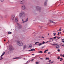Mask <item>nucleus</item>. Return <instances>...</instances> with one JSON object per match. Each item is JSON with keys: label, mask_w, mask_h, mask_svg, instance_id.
I'll list each match as a JSON object with an SVG mask.
<instances>
[{"label": "nucleus", "mask_w": 64, "mask_h": 64, "mask_svg": "<svg viewBox=\"0 0 64 64\" xmlns=\"http://www.w3.org/2000/svg\"><path fill=\"white\" fill-rule=\"evenodd\" d=\"M62 56H63L62 57H64V54L62 55Z\"/></svg>", "instance_id": "nucleus-47"}, {"label": "nucleus", "mask_w": 64, "mask_h": 64, "mask_svg": "<svg viewBox=\"0 0 64 64\" xmlns=\"http://www.w3.org/2000/svg\"><path fill=\"white\" fill-rule=\"evenodd\" d=\"M2 59H3V58L2 57L1 58H0V60H2Z\"/></svg>", "instance_id": "nucleus-36"}, {"label": "nucleus", "mask_w": 64, "mask_h": 64, "mask_svg": "<svg viewBox=\"0 0 64 64\" xmlns=\"http://www.w3.org/2000/svg\"><path fill=\"white\" fill-rule=\"evenodd\" d=\"M59 30H57L56 31H57V32H58V31H59Z\"/></svg>", "instance_id": "nucleus-58"}, {"label": "nucleus", "mask_w": 64, "mask_h": 64, "mask_svg": "<svg viewBox=\"0 0 64 64\" xmlns=\"http://www.w3.org/2000/svg\"><path fill=\"white\" fill-rule=\"evenodd\" d=\"M4 17H5V18H7V16H6V15L5 16H4Z\"/></svg>", "instance_id": "nucleus-39"}, {"label": "nucleus", "mask_w": 64, "mask_h": 64, "mask_svg": "<svg viewBox=\"0 0 64 64\" xmlns=\"http://www.w3.org/2000/svg\"><path fill=\"white\" fill-rule=\"evenodd\" d=\"M49 60V58H46V60Z\"/></svg>", "instance_id": "nucleus-24"}, {"label": "nucleus", "mask_w": 64, "mask_h": 64, "mask_svg": "<svg viewBox=\"0 0 64 64\" xmlns=\"http://www.w3.org/2000/svg\"><path fill=\"white\" fill-rule=\"evenodd\" d=\"M42 44H41V43H40V44H38V45H39V46H40V45H42Z\"/></svg>", "instance_id": "nucleus-19"}, {"label": "nucleus", "mask_w": 64, "mask_h": 64, "mask_svg": "<svg viewBox=\"0 0 64 64\" xmlns=\"http://www.w3.org/2000/svg\"><path fill=\"white\" fill-rule=\"evenodd\" d=\"M54 44V45H56V44H55V43H54V44Z\"/></svg>", "instance_id": "nucleus-40"}, {"label": "nucleus", "mask_w": 64, "mask_h": 64, "mask_svg": "<svg viewBox=\"0 0 64 64\" xmlns=\"http://www.w3.org/2000/svg\"><path fill=\"white\" fill-rule=\"evenodd\" d=\"M38 52L40 53H43V52H42V51H40V52Z\"/></svg>", "instance_id": "nucleus-18"}, {"label": "nucleus", "mask_w": 64, "mask_h": 64, "mask_svg": "<svg viewBox=\"0 0 64 64\" xmlns=\"http://www.w3.org/2000/svg\"><path fill=\"white\" fill-rule=\"evenodd\" d=\"M50 61H51V60H50L48 61V62H50Z\"/></svg>", "instance_id": "nucleus-49"}, {"label": "nucleus", "mask_w": 64, "mask_h": 64, "mask_svg": "<svg viewBox=\"0 0 64 64\" xmlns=\"http://www.w3.org/2000/svg\"><path fill=\"white\" fill-rule=\"evenodd\" d=\"M51 39H52V40L53 39V38H51Z\"/></svg>", "instance_id": "nucleus-63"}, {"label": "nucleus", "mask_w": 64, "mask_h": 64, "mask_svg": "<svg viewBox=\"0 0 64 64\" xmlns=\"http://www.w3.org/2000/svg\"><path fill=\"white\" fill-rule=\"evenodd\" d=\"M4 41H6V40H4Z\"/></svg>", "instance_id": "nucleus-54"}, {"label": "nucleus", "mask_w": 64, "mask_h": 64, "mask_svg": "<svg viewBox=\"0 0 64 64\" xmlns=\"http://www.w3.org/2000/svg\"><path fill=\"white\" fill-rule=\"evenodd\" d=\"M0 18H3V17L2 16H0Z\"/></svg>", "instance_id": "nucleus-33"}, {"label": "nucleus", "mask_w": 64, "mask_h": 64, "mask_svg": "<svg viewBox=\"0 0 64 64\" xmlns=\"http://www.w3.org/2000/svg\"><path fill=\"white\" fill-rule=\"evenodd\" d=\"M15 17L14 15H12L11 16L10 20L11 21H14L15 20Z\"/></svg>", "instance_id": "nucleus-4"}, {"label": "nucleus", "mask_w": 64, "mask_h": 64, "mask_svg": "<svg viewBox=\"0 0 64 64\" xmlns=\"http://www.w3.org/2000/svg\"><path fill=\"white\" fill-rule=\"evenodd\" d=\"M42 38H43V39L44 37L43 36H42Z\"/></svg>", "instance_id": "nucleus-48"}, {"label": "nucleus", "mask_w": 64, "mask_h": 64, "mask_svg": "<svg viewBox=\"0 0 64 64\" xmlns=\"http://www.w3.org/2000/svg\"><path fill=\"white\" fill-rule=\"evenodd\" d=\"M26 47H27L26 45H24V47H23L24 49H25V48H26Z\"/></svg>", "instance_id": "nucleus-16"}, {"label": "nucleus", "mask_w": 64, "mask_h": 64, "mask_svg": "<svg viewBox=\"0 0 64 64\" xmlns=\"http://www.w3.org/2000/svg\"><path fill=\"white\" fill-rule=\"evenodd\" d=\"M59 32H58V35H59Z\"/></svg>", "instance_id": "nucleus-42"}, {"label": "nucleus", "mask_w": 64, "mask_h": 64, "mask_svg": "<svg viewBox=\"0 0 64 64\" xmlns=\"http://www.w3.org/2000/svg\"><path fill=\"white\" fill-rule=\"evenodd\" d=\"M50 23H54V22L52 20H50Z\"/></svg>", "instance_id": "nucleus-17"}, {"label": "nucleus", "mask_w": 64, "mask_h": 64, "mask_svg": "<svg viewBox=\"0 0 64 64\" xmlns=\"http://www.w3.org/2000/svg\"><path fill=\"white\" fill-rule=\"evenodd\" d=\"M17 44L19 46H23V43L21 42L18 41L17 42Z\"/></svg>", "instance_id": "nucleus-2"}, {"label": "nucleus", "mask_w": 64, "mask_h": 64, "mask_svg": "<svg viewBox=\"0 0 64 64\" xmlns=\"http://www.w3.org/2000/svg\"><path fill=\"white\" fill-rule=\"evenodd\" d=\"M48 34V35H49V34Z\"/></svg>", "instance_id": "nucleus-60"}, {"label": "nucleus", "mask_w": 64, "mask_h": 64, "mask_svg": "<svg viewBox=\"0 0 64 64\" xmlns=\"http://www.w3.org/2000/svg\"><path fill=\"white\" fill-rule=\"evenodd\" d=\"M18 27H19L20 28V27H21V25H20V24H18Z\"/></svg>", "instance_id": "nucleus-20"}, {"label": "nucleus", "mask_w": 64, "mask_h": 64, "mask_svg": "<svg viewBox=\"0 0 64 64\" xmlns=\"http://www.w3.org/2000/svg\"><path fill=\"white\" fill-rule=\"evenodd\" d=\"M60 59H61V60H63V59H62V58H60Z\"/></svg>", "instance_id": "nucleus-45"}, {"label": "nucleus", "mask_w": 64, "mask_h": 64, "mask_svg": "<svg viewBox=\"0 0 64 64\" xmlns=\"http://www.w3.org/2000/svg\"><path fill=\"white\" fill-rule=\"evenodd\" d=\"M59 33L60 34H61V32H59Z\"/></svg>", "instance_id": "nucleus-52"}, {"label": "nucleus", "mask_w": 64, "mask_h": 64, "mask_svg": "<svg viewBox=\"0 0 64 64\" xmlns=\"http://www.w3.org/2000/svg\"><path fill=\"white\" fill-rule=\"evenodd\" d=\"M44 53H47V52H46V50H45V51L44 52Z\"/></svg>", "instance_id": "nucleus-37"}, {"label": "nucleus", "mask_w": 64, "mask_h": 64, "mask_svg": "<svg viewBox=\"0 0 64 64\" xmlns=\"http://www.w3.org/2000/svg\"><path fill=\"white\" fill-rule=\"evenodd\" d=\"M60 37H57V38H58V39H60Z\"/></svg>", "instance_id": "nucleus-35"}, {"label": "nucleus", "mask_w": 64, "mask_h": 64, "mask_svg": "<svg viewBox=\"0 0 64 64\" xmlns=\"http://www.w3.org/2000/svg\"><path fill=\"white\" fill-rule=\"evenodd\" d=\"M35 50L34 49V48H32V49H31L30 50H29V51H34Z\"/></svg>", "instance_id": "nucleus-13"}, {"label": "nucleus", "mask_w": 64, "mask_h": 64, "mask_svg": "<svg viewBox=\"0 0 64 64\" xmlns=\"http://www.w3.org/2000/svg\"><path fill=\"white\" fill-rule=\"evenodd\" d=\"M45 42H44V41H43V42H42V44H45Z\"/></svg>", "instance_id": "nucleus-32"}, {"label": "nucleus", "mask_w": 64, "mask_h": 64, "mask_svg": "<svg viewBox=\"0 0 64 64\" xmlns=\"http://www.w3.org/2000/svg\"><path fill=\"white\" fill-rule=\"evenodd\" d=\"M54 39H56V36H55L53 38Z\"/></svg>", "instance_id": "nucleus-21"}, {"label": "nucleus", "mask_w": 64, "mask_h": 64, "mask_svg": "<svg viewBox=\"0 0 64 64\" xmlns=\"http://www.w3.org/2000/svg\"><path fill=\"white\" fill-rule=\"evenodd\" d=\"M52 44V45H54L53 44Z\"/></svg>", "instance_id": "nucleus-44"}, {"label": "nucleus", "mask_w": 64, "mask_h": 64, "mask_svg": "<svg viewBox=\"0 0 64 64\" xmlns=\"http://www.w3.org/2000/svg\"><path fill=\"white\" fill-rule=\"evenodd\" d=\"M9 48L10 50H12V46H9Z\"/></svg>", "instance_id": "nucleus-12"}, {"label": "nucleus", "mask_w": 64, "mask_h": 64, "mask_svg": "<svg viewBox=\"0 0 64 64\" xmlns=\"http://www.w3.org/2000/svg\"><path fill=\"white\" fill-rule=\"evenodd\" d=\"M5 54V52H3L2 54V55H1V57H2V56H3V55H4Z\"/></svg>", "instance_id": "nucleus-14"}, {"label": "nucleus", "mask_w": 64, "mask_h": 64, "mask_svg": "<svg viewBox=\"0 0 64 64\" xmlns=\"http://www.w3.org/2000/svg\"><path fill=\"white\" fill-rule=\"evenodd\" d=\"M63 46H64V44L63 45Z\"/></svg>", "instance_id": "nucleus-61"}, {"label": "nucleus", "mask_w": 64, "mask_h": 64, "mask_svg": "<svg viewBox=\"0 0 64 64\" xmlns=\"http://www.w3.org/2000/svg\"><path fill=\"white\" fill-rule=\"evenodd\" d=\"M53 63V62H51V63Z\"/></svg>", "instance_id": "nucleus-53"}, {"label": "nucleus", "mask_w": 64, "mask_h": 64, "mask_svg": "<svg viewBox=\"0 0 64 64\" xmlns=\"http://www.w3.org/2000/svg\"><path fill=\"white\" fill-rule=\"evenodd\" d=\"M50 41H47V42H46V43H48V42H50Z\"/></svg>", "instance_id": "nucleus-38"}, {"label": "nucleus", "mask_w": 64, "mask_h": 64, "mask_svg": "<svg viewBox=\"0 0 64 64\" xmlns=\"http://www.w3.org/2000/svg\"><path fill=\"white\" fill-rule=\"evenodd\" d=\"M29 62H30V61H28V62H27L25 64H27V63H29Z\"/></svg>", "instance_id": "nucleus-25"}, {"label": "nucleus", "mask_w": 64, "mask_h": 64, "mask_svg": "<svg viewBox=\"0 0 64 64\" xmlns=\"http://www.w3.org/2000/svg\"><path fill=\"white\" fill-rule=\"evenodd\" d=\"M53 34H54V36H56V34L55 33H54Z\"/></svg>", "instance_id": "nucleus-22"}, {"label": "nucleus", "mask_w": 64, "mask_h": 64, "mask_svg": "<svg viewBox=\"0 0 64 64\" xmlns=\"http://www.w3.org/2000/svg\"><path fill=\"white\" fill-rule=\"evenodd\" d=\"M25 16V14H24V12L23 11L21 12L19 14V17L22 18H24Z\"/></svg>", "instance_id": "nucleus-1"}, {"label": "nucleus", "mask_w": 64, "mask_h": 64, "mask_svg": "<svg viewBox=\"0 0 64 64\" xmlns=\"http://www.w3.org/2000/svg\"><path fill=\"white\" fill-rule=\"evenodd\" d=\"M60 14V12L58 13V14Z\"/></svg>", "instance_id": "nucleus-51"}, {"label": "nucleus", "mask_w": 64, "mask_h": 64, "mask_svg": "<svg viewBox=\"0 0 64 64\" xmlns=\"http://www.w3.org/2000/svg\"><path fill=\"white\" fill-rule=\"evenodd\" d=\"M60 46L59 45H57L56 46V48H57V49H59L60 48Z\"/></svg>", "instance_id": "nucleus-15"}, {"label": "nucleus", "mask_w": 64, "mask_h": 64, "mask_svg": "<svg viewBox=\"0 0 64 64\" xmlns=\"http://www.w3.org/2000/svg\"><path fill=\"white\" fill-rule=\"evenodd\" d=\"M57 51H58V52H60V49H59Z\"/></svg>", "instance_id": "nucleus-28"}, {"label": "nucleus", "mask_w": 64, "mask_h": 64, "mask_svg": "<svg viewBox=\"0 0 64 64\" xmlns=\"http://www.w3.org/2000/svg\"><path fill=\"white\" fill-rule=\"evenodd\" d=\"M55 31H54L53 32H55Z\"/></svg>", "instance_id": "nucleus-64"}, {"label": "nucleus", "mask_w": 64, "mask_h": 64, "mask_svg": "<svg viewBox=\"0 0 64 64\" xmlns=\"http://www.w3.org/2000/svg\"><path fill=\"white\" fill-rule=\"evenodd\" d=\"M48 50H46V51H47Z\"/></svg>", "instance_id": "nucleus-46"}, {"label": "nucleus", "mask_w": 64, "mask_h": 64, "mask_svg": "<svg viewBox=\"0 0 64 64\" xmlns=\"http://www.w3.org/2000/svg\"><path fill=\"white\" fill-rule=\"evenodd\" d=\"M32 55H33V56H34V54H32Z\"/></svg>", "instance_id": "nucleus-55"}, {"label": "nucleus", "mask_w": 64, "mask_h": 64, "mask_svg": "<svg viewBox=\"0 0 64 64\" xmlns=\"http://www.w3.org/2000/svg\"><path fill=\"white\" fill-rule=\"evenodd\" d=\"M24 60H25V58H24Z\"/></svg>", "instance_id": "nucleus-59"}, {"label": "nucleus", "mask_w": 64, "mask_h": 64, "mask_svg": "<svg viewBox=\"0 0 64 64\" xmlns=\"http://www.w3.org/2000/svg\"><path fill=\"white\" fill-rule=\"evenodd\" d=\"M63 32V33L64 32V31H63V32Z\"/></svg>", "instance_id": "nucleus-57"}, {"label": "nucleus", "mask_w": 64, "mask_h": 64, "mask_svg": "<svg viewBox=\"0 0 64 64\" xmlns=\"http://www.w3.org/2000/svg\"><path fill=\"white\" fill-rule=\"evenodd\" d=\"M58 31H61V29H60Z\"/></svg>", "instance_id": "nucleus-41"}, {"label": "nucleus", "mask_w": 64, "mask_h": 64, "mask_svg": "<svg viewBox=\"0 0 64 64\" xmlns=\"http://www.w3.org/2000/svg\"><path fill=\"white\" fill-rule=\"evenodd\" d=\"M33 60H34V59H33L32 60V61H33Z\"/></svg>", "instance_id": "nucleus-43"}, {"label": "nucleus", "mask_w": 64, "mask_h": 64, "mask_svg": "<svg viewBox=\"0 0 64 64\" xmlns=\"http://www.w3.org/2000/svg\"><path fill=\"white\" fill-rule=\"evenodd\" d=\"M32 46V44H29L28 45V48H30Z\"/></svg>", "instance_id": "nucleus-10"}, {"label": "nucleus", "mask_w": 64, "mask_h": 64, "mask_svg": "<svg viewBox=\"0 0 64 64\" xmlns=\"http://www.w3.org/2000/svg\"><path fill=\"white\" fill-rule=\"evenodd\" d=\"M4 0H0V1L1 2H4Z\"/></svg>", "instance_id": "nucleus-27"}, {"label": "nucleus", "mask_w": 64, "mask_h": 64, "mask_svg": "<svg viewBox=\"0 0 64 64\" xmlns=\"http://www.w3.org/2000/svg\"><path fill=\"white\" fill-rule=\"evenodd\" d=\"M62 46H63V45H62Z\"/></svg>", "instance_id": "nucleus-62"}, {"label": "nucleus", "mask_w": 64, "mask_h": 64, "mask_svg": "<svg viewBox=\"0 0 64 64\" xmlns=\"http://www.w3.org/2000/svg\"><path fill=\"white\" fill-rule=\"evenodd\" d=\"M21 8L22 10H25L26 9V6L25 5H23L21 7Z\"/></svg>", "instance_id": "nucleus-5"}, {"label": "nucleus", "mask_w": 64, "mask_h": 64, "mask_svg": "<svg viewBox=\"0 0 64 64\" xmlns=\"http://www.w3.org/2000/svg\"><path fill=\"white\" fill-rule=\"evenodd\" d=\"M60 56H58V57L57 58L58 59V60H59V59H60Z\"/></svg>", "instance_id": "nucleus-26"}, {"label": "nucleus", "mask_w": 64, "mask_h": 64, "mask_svg": "<svg viewBox=\"0 0 64 64\" xmlns=\"http://www.w3.org/2000/svg\"><path fill=\"white\" fill-rule=\"evenodd\" d=\"M21 59V57H16L15 58H13V59Z\"/></svg>", "instance_id": "nucleus-9"}, {"label": "nucleus", "mask_w": 64, "mask_h": 64, "mask_svg": "<svg viewBox=\"0 0 64 64\" xmlns=\"http://www.w3.org/2000/svg\"><path fill=\"white\" fill-rule=\"evenodd\" d=\"M44 46L43 47H41V49H42L44 48Z\"/></svg>", "instance_id": "nucleus-30"}, {"label": "nucleus", "mask_w": 64, "mask_h": 64, "mask_svg": "<svg viewBox=\"0 0 64 64\" xmlns=\"http://www.w3.org/2000/svg\"><path fill=\"white\" fill-rule=\"evenodd\" d=\"M36 9L38 10H41L40 8L38 6H36Z\"/></svg>", "instance_id": "nucleus-8"}, {"label": "nucleus", "mask_w": 64, "mask_h": 64, "mask_svg": "<svg viewBox=\"0 0 64 64\" xmlns=\"http://www.w3.org/2000/svg\"><path fill=\"white\" fill-rule=\"evenodd\" d=\"M8 34H11V33H12V32H8Z\"/></svg>", "instance_id": "nucleus-23"}, {"label": "nucleus", "mask_w": 64, "mask_h": 64, "mask_svg": "<svg viewBox=\"0 0 64 64\" xmlns=\"http://www.w3.org/2000/svg\"><path fill=\"white\" fill-rule=\"evenodd\" d=\"M36 64H38L39 63V62H36Z\"/></svg>", "instance_id": "nucleus-31"}, {"label": "nucleus", "mask_w": 64, "mask_h": 64, "mask_svg": "<svg viewBox=\"0 0 64 64\" xmlns=\"http://www.w3.org/2000/svg\"><path fill=\"white\" fill-rule=\"evenodd\" d=\"M47 1L46 0L45 2L44 3V6H46V5L47 4Z\"/></svg>", "instance_id": "nucleus-11"}, {"label": "nucleus", "mask_w": 64, "mask_h": 64, "mask_svg": "<svg viewBox=\"0 0 64 64\" xmlns=\"http://www.w3.org/2000/svg\"><path fill=\"white\" fill-rule=\"evenodd\" d=\"M50 53H51V52H48V54H50Z\"/></svg>", "instance_id": "nucleus-34"}, {"label": "nucleus", "mask_w": 64, "mask_h": 64, "mask_svg": "<svg viewBox=\"0 0 64 64\" xmlns=\"http://www.w3.org/2000/svg\"><path fill=\"white\" fill-rule=\"evenodd\" d=\"M22 23H25V22H26L28 21V18H27L26 20L25 21H24L23 19H22Z\"/></svg>", "instance_id": "nucleus-6"}, {"label": "nucleus", "mask_w": 64, "mask_h": 64, "mask_svg": "<svg viewBox=\"0 0 64 64\" xmlns=\"http://www.w3.org/2000/svg\"><path fill=\"white\" fill-rule=\"evenodd\" d=\"M18 18H15L14 19V21H15L16 22H18Z\"/></svg>", "instance_id": "nucleus-7"}, {"label": "nucleus", "mask_w": 64, "mask_h": 64, "mask_svg": "<svg viewBox=\"0 0 64 64\" xmlns=\"http://www.w3.org/2000/svg\"><path fill=\"white\" fill-rule=\"evenodd\" d=\"M60 56H62V54H60Z\"/></svg>", "instance_id": "nucleus-56"}, {"label": "nucleus", "mask_w": 64, "mask_h": 64, "mask_svg": "<svg viewBox=\"0 0 64 64\" xmlns=\"http://www.w3.org/2000/svg\"><path fill=\"white\" fill-rule=\"evenodd\" d=\"M18 3L20 4H23L25 3V0H19Z\"/></svg>", "instance_id": "nucleus-3"}, {"label": "nucleus", "mask_w": 64, "mask_h": 64, "mask_svg": "<svg viewBox=\"0 0 64 64\" xmlns=\"http://www.w3.org/2000/svg\"><path fill=\"white\" fill-rule=\"evenodd\" d=\"M39 43V42H36L35 43V44H37V43Z\"/></svg>", "instance_id": "nucleus-29"}, {"label": "nucleus", "mask_w": 64, "mask_h": 64, "mask_svg": "<svg viewBox=\"0 0 64 64\" xmlns=\"http://www.w3.org/2000/svg\"><path fill=\"white\" fill-rule=\"evenodd\" d=\"M62 60H60V61H62Z\"/></svg>", "instance_id": "nucleus-50"}]
</instances>
